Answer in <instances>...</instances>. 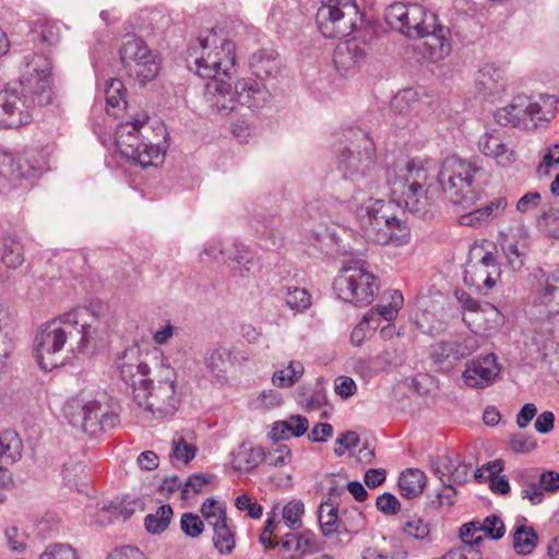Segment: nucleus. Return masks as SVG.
<instances>
[{
  "label": "nucleus",
  "instance_id": "2eb2a0df",
  "mask_svg": "<svg viewBox=\"0 0 559 559\" xmlns=\"http://www.w3.org/2000/svg\"><path fill=\"white\" fill-rule=\"evenodd\" d=\"M376 40L373 32H368L365 38L355 37L338 44L333 55L336 70L342 75L354 73L366 62Z\"/></svg>",
  "mask_w": 559,
  "mask_h": 559
},
{
  "label": "nucleus",
  "instance_id": "9b49d317",
  "mask_svg": "<svg viewBox=\"0 0 559 559\" xmlns=\"http://www.w3.org/2000/svg\"><path fill=\"white\" fill-rule=\"evenodd\" d=\"M364 264L354 262L353 265L344 266L333 282L337 297L357 307L370 305L379 289L378 278Z\"/></svg>",
  "mask_w": 559,
  "mask_h": 559
},
{
  "label": "nucleus",
  "instance_id": "49530a36",
  "mask_svg": "<svg viewBox=\"0 0 559 559\" xmlns=\"http://www.w3.org/2000/svg\"><path fill=\"white\" fill-rule=\"evenodd\" d=\"M305 369L300 361H290L285 369L274 372L272 382L278 388L294 385L302 376Z\"/></svg>",
  "mask_w": 559,
  "mask_h": 559
},
{
  "label": "nucleus",
  "instance_id": "423d86ee",
  "mask_svg": "<svg viewBox=\"0 0 559 559\" xmlns=\"http://www.w3.org/2000/svg\"><path fill=\"white\" fill-rule=\"evenodd\" d=\"M433 167L432 160L420 158H413L394 166V175L389 178L392 193L411 213L419 216H426L428 213L430 200L425 187Z\"/></svg>",
  "mask_w": 559,
  "mask_h": 559
},
{
  "label": "nucleus",
  "instance_id": "a18cd8bd",
  "mask_svg": "<svg viewBox=\"0 0 559 559\" xmlns=\"http://www.w3.org/2000/svg\"><path fill=\"white\" fill-rule=\"evenodd\" d=\"M205 365L215 374L225 372L231 365V350L225 346L213 348L205 358Z\"/></svg>",
  "mask_w": 559,
  "mask_h": 559
},
{
  "label": "nucleus",
  "instance_id": "5fc2aeb1",
  "mask_svg": "<svg viewBox=\"0 0 559 559\" xmlns=\"http://www.w3.org/2000/svg\"><path fill=\"white\" fill-rule=\"evenodd\" d=\"M305 512V506L301 500H292L283 509V520L287 527L297 530L301 527V515Z\"/></svg>",
  "mask_w": 559,
  "mask_h": 559
},
{
  "label": "nucleus",
  "instance_id": "4d7b16f0",
  "mask_svg": "<svg viewBox=\"0 0 559 559\" xmlns=\"http://www.w3.org/2000/svg\"><path fill=\"white\" fill-rule=\"evenodd\" d=\"M37 559H79V557L69 544L58 543L47 546Z\"/></svg>",
  "mask_w": 559,
  "mask_h": 559
},
{
  "label": "nucleus",
  "instance_id": "c9c22d12",
  "mask_svg": "<svg viewBox=\"0 0 559 559\" xmlns=\"http://www.w3.org/2000/svg\"><path fill=\"white\" fill-rule=\"evenodd\" d=\"M338 507L328 500L319 507V523L323 536L329 537L335 533L340 534Z\"/></svg>",
  "mask_w": 559,
  "mask_h": 559
},
{
  "label": "nucleus",
  "instance_id": "ea45409f",
  "mask_svg": "<svg viewBox=\"0 0 559 559\" xmlns=\"http://www.w3.org/2000/svg\"><path fill=\"white\" fill-rule=\"evenodd\" d=\"M43 69H37V80L41 81V84H37V104L49 105L52 104L56 97L51 81L49 80L51 73V62L45 57Z\"/></svg>",
  "mask_w": 559,
  "mask_h": 559
},
{
  "label": "nucleus",
  "instance_id": "864d4df0",
  "mask_svg": "<svg viewBox=\"0 0 559 559\" xmlns=\"http://www.w3.org/2000/svg\"><path fill=\"white\" fill-rule=\"evenodd\" d=\"M201 513L209 525L217 526V524L227 521L226 511L219 503L213 498H207L202 507Z\"/></svg>",
  "mask_w": 559,
  "mask_h": 559
},
{
  "label": "nucleus",
  "instance_id": "0eeeda50",
  "mask_svg": "<svg viewBox=\"0 0 559 559\" xmlns=\"http://www.w3.org/2000/svg\"><path fill=\"white\" fill-rule=\"evenodd\" d=\"M392 210V204L383 200H374L367 206L366 214L361 217V230L368 241L395 247L409 241V227Z\"/></svg>",
  "mask_w": 559,
  "mask_h": 559
},
{
  "label": "nucleus",
  "instance_id": "09e8293b",
  "mask_svg": "<svg viewBox=\"0 0 559 559\" xmlns=\"http://www.w3.org/2000/svg\"><path fill=\"white\" fill-rule=\"evenodd\" d=\"M213 542L217 550L221 554H230L235 548V538L233 531L227 525V521L213 526Z\"/></svg>",
  "mask_w": 559,
  "mask_h": 559
},
{
  "label": "nucleus",
  "instance_id": "72a5a7b5",
  "mask_svg": "<svg viewBox=\"0 0 559 559\" xmlns=\"http://www.w3.org/2000/svg\"><path fill=\"white\" fill-rule=\"evenodd\" d=\"M308 430V419L301 415H292L286 420L274 423L272 436L275 439H287L289 436L301 437Z\"/></svg>",
  "mask_w": 559,
  "mask_h": 559
},
{
  "label": "nucleus",
  "instance_id": "13d9d810",
  "mask_svg": "<svg viewBox=\"0 0 559 559\" xmlns=\"http://www.w3.org/2000/svg\"><path fill=\"white\" fill-rule=\"evenodd\" d=\"M460 537L464 546L474 548L475 545H478L484 538L480 521H472L463 524L460 531Z\"/></svg>",
  "mask_w": 559,
  "mask_h": 559
},
{
  "label": "nucleus",
  "instance_id": "6ab92c4d",
  "mask_svg": "<svg viewBox=\"0 0 559 559\" xmlns=\"http://www.w3.org/2000/svg\"><path fill=\"white\" fill-rule=\"evenodd\" d=\"M203 103L210 115L227 116L237 108L231 85L225 80H211L203 90Z\"/></svg>",
  "mask_w": 559,
  "mask_h": 559
},
{
  "label": "nucleus",
  "instance_id": "680f3d73",
  "mask_svg": "<svg viewBox=\"0 0 559 559\" xmlns=\"http://www.w3.org/2000/svg\"><path fill=\"white\" fill-rule=\"evenodd\" d=\"M502 250L504 252L509 266L513 271L521 270L522 266L524 265L525 254L519 249L518 245L513 241H506L502 245Z\"/></svg>",
  "mask_w": 559,
  "mask_h": 559
},
{
  "label": "nucleus",
  "instance_id": "4468645a",
  "mask_svg": "<svg viewBox=\"0 0 559 559\" xmlns=\"http://www.w3.org/2000/svg\"><path fill=\"white\" fill-rule=\"evenodd\" d=\"M34 106V93L27 94L23 81H21V92L0 91V127L20 128L29 123Z\"/></svg>",
  "mask_w": 559,
  "mask_h": 559
},
{
  "label": "nucleus",
  "instance_id": "c756f323",
  "mask_svg": "<svg viewBox=\"0 0 559 559\" xmlns=\"http://www.w3.org/2000/svg\"><path fill=\"white\" fill-rule=\"evenodd\" d=\"M427 483L426 474L419 468H407L399 477V488L402 497L414 499L421 495Z\"/></svg>",
  "mask_w": 559,
  "mask_h": 559
},
{
  "label": "nucleus",
  "instance_id": "69168bd1",
  "mask_svg": "<svg viewBox=\"0 0 559 559\" xmlns=\"http://www.w3.org/2000/svg\"><path fill=\"white\" fill-rule=\"evenodd\" d=\"M376 507L385 515H395L401 510V503L397 498L390 493L384 492L377 498Z\"/></svg>",
  "mask_w": 559,
  "mask_h": 559
},
{
  "label": "nucleus",
  "instance_id": "f3484780",
  "mask_svg": "<svg viewBox=\"0 0 559 559\" xmlns=\"http://www.w3.org/2000/svg\"><path fill=\"white\" fill-rule=\"evenodd\" d=\"M474 83L477 94L483 99L493 102L506 93L507 69L495 62L485 63L475 73Z\"/></svg>",
  "mask_w": 559,
  "mask_h": 559
},
{
  "label": "nucleus",
  "instance_id": "cd10ccee",
  "mask_svg": "<svg viewBox=\"0 0 559 559\" xmlns=\"http://www.w3.org/2000/svg\"><path fill=\"white\" fill-rule=\"evenodd\" d=\"M508 206V201L504 197H499L492 200L486 206L476 209L467 214L460 216V224L464 226H477L481 223L488 222L500 215Z\"/></svg>",
  "mask_w": 559,
  "mask_h": 559
},
{
  "label": "nucleus",
  "instance_id": "0e129e2a",
  "mask_svg": "<svg viewBox=\"0 0 559 559\" xmlns=\"http://www.w3.org/2000/svg\"><path fill=\"white\" fill-rule=\"evenodd\" d=\"M534 476L537 477V484L540 486L542 491L556 492L559 490V473L556 471H545L539 473L535 468Z\"/></svg>",
  "mask_w": 559,
  "mask_h": 559
},
{
  "label": "nucleus",
  "instance_id": "4c0bfd02",
  "mask_svg": "<svg viewBox=\"0 0 559 559\" xmlns=\"http://www.w3.org/2000/svg\"><path fill=\"white\" fill-rule=\"evenodd\" d=\"M124 85L119 79H110L105 87V97L107 103L106 111L108 115L116 116V109H123L127 105L124 97Z\"/></svg>",
  "mask_w": 559,
  "mask_h": 559
},
{
  "label": "nucleus",
  "instance_id": "4be33fe9",
  "mask_svg": "<svg viewBox=\"0 0 559 559\" xmlns=\"http://www.w3.org/2000/svg\"><path fill=\"white\" fill-rule=\"evenodd\" d=\"M35 167L23 155L14 158L12 155L0 151V193L11 188V182L16 179L32 178Z\"/></svg>",
  "mask_w": 559,
  "mask_h": 559
},
{
  "label": "nucleus",
  "instance_id": "6e6d98bb",
  "mask_svg": "<svg viewBox=\"0 0 559 559\" xmlns=\"http://www.w3.org/2000/svg\"><path fill=\"white\" fill-rule=\"evenodd\" d=\"M197 454V447L185 441L182 437H175L173 439V449L170 457L181 461L186 464L191 462Z\"/></svg>",
  "mask_w": 559,
  "mask_h": 559
},
{
  "label": "nucleus",
  "instance_id": "6e6552de",
  "mask_svg": "<svg viewBox=\"0 0 559 559\" xmlns=\"http://www.w3.org/2000/svg\"><path fill=\"white\" fill-rule=\"evenodd\" d=\"M344 142L336 148L337 167L345 178L366 177L376 166V145L369 133L350 127L343 133Z\"/></svg>",
  "mask_w": 559,
  "mask_h": 559
},
{
  "label": "nucleus",
  "instance_id": "774afa93",
  "mask_svg": "<svg viewBox=\"0 0 559 559\" xmlns=\"http://www.w3.org/2000/svg\"><path fill=\"white\" fill-rule=\"evenodd\" d=\"M288 12L285 11V1L280 0L273 4L269 13V22L276 28L282 29L288 22Z\"/></svg>",
  "mask_w": 559,
  "mask_h": 559
},
{
  "label": "nucleus",
  "instance_id": "bb28decb",
  "mask_svg": "<svg viewBox=\"0 0 559 559\" xmlns=\"http://www.w3.org/2000/svg\"><path fill=\"white\" fill-rule=\"evenodd\" d=\"M503 132L500 130L488 131L484 133L478 141L479 151L489 157L498 160L500 164L511 162L513 152L509 151L502 139Z\"/></svg>",
  "mask_w": 559,
  "mask_h": 559
},
{
  "label": "nucleus",
  "instance_id": "79ce46f5",
  "mask_svg": "<svg viewBox=\"0 0 559 559\" xmlns=\"http://www.w3.org/2000/svg\"><path fill=\"white\" fill-rule=\"evenodd\" d=\"M1 261L9 269H16L24 261L23 246L14 238H5L1 241Z\"/></svg>",
  "mask_w": 559,
  "mask_h": 559
},
{
  "label": "nucleus",
  "instance_id": "412c9836",
  "mask_svg": "<svg viewBox=\"0 0 559 559\" xmlns=\"http://www.w3.org/2000/svg\"><path fill=\"white\" fill-rule=\"evenodd\" d=\"M500 274L497 257L492 252H486L477 263H468L464 272V283L478 289L481 285L490 289L496 285Z\"/></svg>",
  "mask_w": 559,
  "mask_h": 559
},
{
  "label": "nucleus",
  "instance_id": "7c9ffc66",
  "mask_svg": "<svg viewBox=\"0 0 559 559\" xmlns=\"http://www.w3.org/2000/svg\"><path fill=\"white\" fill-rule=\"evenodd\" d=\"M231 456L234 469L251 472L263 460L264 453L262 448H252L242 443L231 453Z\"/></svg>",
  "mask_w": 559,
  "mask_h": 559
},
{
  "label": "nucleus",
  "instance_id": "c03bdc74",
  "mask_svg": "<svg viewBox=\"0 0 559 559\" xmlns=\"http://www.w3.org/2000/svg\"><path fill=\"white\" fill-rule=\"evenodd\" d=\"M404 302L403 295L400 290L390 292V302L388 305H377L366 316H370V321L374 316L382 317L386 321L393 320Z\"/></svg>",
  "mask_w": 559,
  "mask_h": 559
},
{
  "label": "nucleus",
  "instance_id": "393cba45",
  "mask_svg": "<svg viewBox=\"0 0 559 559\" xmlns=\"http://www.w3.org/2000/svg\"><path fill=\"white\" fill-rule=\"evenodd\" d=\"M237 106H246L248 108L261 106L269 95L267 90L259 82L251 78H242L238 80L234 87Z\"/></svg>",
  "mask_w": 559,
  "mask_h": 559
},
{
  "label": "nucleus",
  "instance_id": "3c124183",
  "mask_svg": "<svg viewBox=\"0 0 559 559\" xmlns=\"http://www.w3.org/2000/svg\"><path fill=\"white\" fill-rule=\"evenodd\" d=\"M402 532L414 539L430 540V524L421 518H413L402 525Z\"/></svg>",
  "mask_w": 559,
  "mask_h": 559
},
{
  "label": "nucleus",
  "instance_id": "37998d69",
  "mask_svg": "<svg viewBox=\"0 0 559 559\" xmlns=\"http://www.w3.org/2000/svg\"><path fill=\"white\" fill-rule=\"evenodd\" d=\"M366 520L362 512L356 508H344L340 515V533H358L365 527Z\"/></svg>",
  "mask_w": 559,
  "mask_h": 559
},
{
  "label": "nucleus",
  "instance_id": "9d476101",
  "mask_svg": "<svg viewBox=\"0 0 559 559\" xmlns=\"http://www.w3.org/2000/svg\"><path fill=\"white\" fill-rule=\"evenodd\" d=\"M316 22L324 37L338 38L352 34L362 16L356 0H322Z\"/></svg>",
  "mask_w": 559,
  "mask_h": 559
},
{
  "label": "nucleus",
  "instance_id": "f704fd0d",
  "mask_svg": "<svg viewBox=\"0 0 559 559\" xmlns=\"http://www.w3.org/2000/svg\"><path fill=\"white\" fill-rule=\"evenodd\" d=\"M22 455V441L17 433L5 430L0 433V465L13 464Z\"/></svg>",
  "mask_w": 559,
  "mask_h": 559
},
{
  "label": "nucleus",
  "instance_id": "58836bf2",
  "mask_svg": "<svg viewBox=\"0 0 559 559\" xmlns=\"http://www.w3.org/2000/svg\"><path fill=\"white\" fill-rule=\"evenodd\" d=\"M538 544V535L533 527L519 525L513 532V548L520 555H530Z\"/></svg>",
  "mask_w": 559,
  "mask_h": 559
},
{
  "label": "nucleus",
  "instance_id": "1a4fd4ad",
  "mask_svg": "<svg viewBox=\"0 0 559 559\" xmlns=\"http://www.w3.org/2000/svg\"><path fill=\"white\" fill-rule=\"evenodd\" d=\"M181 396L177 372L170 366H162L151 385L139 389L135 403L154 418L159 419L171 416L178 411Z\"/></svg>",
  "mask_w": 559,
  "mask_h": 559
},
{
  "label": "nucleus",
  "instance_id": "603ef678",
  "mask_svg": "<svg viewBox=\"0 0 559 559\" xmlns=\"http://www.w3.org/2000/svg\"><path fill=\"white\" fill-rule=\"evenodd\" d=\"M214 479L215 476L212 474L195 473L191 475L183 484L181 498L187 500L191 496L200 493L203 487L211 484Z\"/></svg>",
  "mask_w": 559,
  "mask_h": 559
},
{
  "label": "nucleus",
  "instance_id": "dca6fc26",
  "mask_svg": "<svg viewBox=\"0 0 559 559\" xmlns=\"http://www.w3.org/2000/svg\"><path fill=\"white\" fill-rule=\"evenodd\" d=\"M478 348L477 340L467 336L459 340L440 341L431 346L430 358L440 371H449L456 361L468 357Z\"/></svg>",
  "mask_w": 559,
  "mask_h": 559
},
{
  "label": "nucleus",
  "instance_id": "e2e57ef3",
  "mask_svg": "<svg viewBox=\"0 0 559 559\" xmlns=\"http://www.w3.org/2000/svg\"><path fill=\"white\" fill-rule=\"evenodd\" d=\"M235 507L239 511H246L248 516L254 520L260 519L263 514L262 506L255 501H252L251 498L246 493H242L236 498Z\"/></svg>",
  "mask_w": 559,
  "mask_h": 559
},
{
  "label": "nucleus",
  "instance_id": "a211bd4d",
  "mask_svg": "<svg viewBox=\"0 0 559 559\" xmlns=\"http://www.w3.org/2000/svg\"><path fill=\"white\" fill-rule=\"evenodd\" d=\"M500 372L497 356L487 354L468 361L462 378L465 385L472 389H484L491 385Z\"/></svg>",
  "mask_w": 559,
  "mask_h": 559
},
{
  "label": "nucleus",
  "instance_id": "bf43d9fd",
  "mask_svg": "<svg viewBox=\"0 0 559 559\" xmlns=\"http://www.w3.org/2000/svg\"><path fill=\"white\" fill-rule=\"evenodd\" d=\"M480 526L481 533L493 540L502 538L506 533L502 520L496 514L488 515L483 522H480Z\"/></svg>",
  "mask_w": 559,
  "mask_h": 559
},
{
  "label": "nucleus",
  "instance_id": "473e14b6",
  "mask_svg": "<svg viewBox=\"0 0 559 559\" xmlns=\"http://www.w3.org/2000/svg\"><path fill=\"white\" fill-rule=\"evenodd\" d=\"M281 547L285 551L300 552L304 556L317 548V538L310 531L300 534L286 533L281 537Z\"/></svg>",
  "mask_w": 559,
  "mask_h": 559
},
{
  "label": "nucleus",
  "instance_id": "ddd939ff",
  "mask_svg": "<svg viewBox=\"0 0 559 559\" xmlns=\"http://www.w3.org/2000/svg\"><path fill=\"white\" fill-rule=\"evenodd\" d=\"M70 424L90 436L102 435L119 424V415L106 403L97 400L82 405L69 404L66 408Z\"/></svg>",
  "mask_w": 559,
  "mask_h": 559
},
{
  "label": "nucleus",
  "instance_id": "f257e3e1",
  "mask_svg": "<svg viewBox=\"0 0 559 559\" xmlns=\"http://www.w3.org/2000/svg\"><path fill=\"white\" fill-rule=\"evenodd\" d=\"M107 308L104 304L94 301L86 306H78L68 312L45 323L40 331L37 346V364L45 371L52 370L61 361H46L44 355L60 352L67 342L72 353L84 354L94 349L108 329Z\"/></svg>",
  "mask_w": 559,
  "mask_h": 559
},
{
  "label": "nucleus",
  "instance_id": "a19ab883",
  "mask_svg": "<svg viewBox=\"0 0 559 559\" xmlns=\"http://www.w3.org/2000/svg\"><path fill=\"white\" fill-rule=\"evenodd\" d=\"M173 515L174 511L169 504L158 507L155 513L145 516L144 525L146 531L151 534L163 533L168 527Z\"/></svg>",
  "mask_w": 559,
  "mask_h": 559
},
{
  "label": "nucleus",
  "instance_id": "2f4dec72",
  "mask_svg": "<svg viewBox=\"0 0 559 559\" xmlns=\"http://www.w3.org/2000/svg\"><path fill=\"white\" fill-rule=\"evenodd\" d=\"M62 24L44 14H37V41L43 46L56 47L61 40Z\"/></svg>",
  "mask_w": 559,
  "mask_h": 559
},
{
  "label": "nucleus",
  "instance_id": "7ed1b4c3",
  "mask_svg": "<svg viewBox=\"0 0 559 559\" xmlns=\"http://www.w3.org/2000/svg\"><path fill=\"white\" fill-rule=\"evenodd\" d=\"M437 181L453 205L466 210L480 198L486 171L475 162L451 155L441 162Z\"/></svg>",
  "mask_w": 559,
  "mask_h": 559
},
{
  "label": "nucleus",
  "instance_id": "f8f14e48",
  "mask_svg": "<svg viewBox=\"0 0 559 559\" xmlns=\"http://www.w3.org/2000/svg\"><path fill=\"white\" fill-rule=\"evenodd\" d=\"M119 53L128 75L141 85H145L158 75L160 64L156 55L136 35L123 36Z\"/></svg>",
  "mask_w": 559,
  "mask_h": 559
},
{
  "label": "nucleus",
  "instance_id": "a878e982",
  "mask_svg": "<svg viewBox=\"0 0 559 559\" xmlns=\"http://www.w3.org/2000/svg\"><path fill=\"white\" fill-rule=\"evenodd\" d=\"M252 73L261 79L276 78L281 71L282 62L278 53L273 49H259L249 60Z\"/></svg>",
  "mask_w": 559,
  "mask_h": 559
},
{
  "label": "nucleus",
  "instance_id": "b1692460",
  "mask_svg": "<svg viewBox=\"0 0 559 559\" xmlns=\"http://www.w3.org/2000/svg\"><path fill=\"white\" fill-rule=\"evenodd\" d=\"M538 273L540 276L534 288L536 302L549 309L559 308V269L550 273L539 269Z\"/></svg>",
  "mask_w": 559,
  "mask_h": 559
},
{
  "label": "nucleus",
  "instance_id": "39448f33",
  "mask_svg": "<svg viewBox=\"0 0 559 559\" xmlns=\"http://www.w3.org/2000/svg\"><path fill=\"white\" fill-rule=\"evenodd\" d=\"M158 130L160 133L148 123L147 116L120 123L116 131L117 146L123 156L142 168L157 166L166 152L159 140L165 130L162 127Z\"/></svg>",
  "mask_w": 559,
  "mask_h": 559
},
{
  "label": "nucleus",
  "instance_id": "aec40b11",
  "mask_svg": "<svg viewBox=\"0 0 559 559\" xmlns=\"http://www.w3.org/2000/svg\"><path fill=\"white\" fill-rule=\"evenodd\" d=\"M558 99L554 95H540L538 100H532L526 95H518V109L524 112L526 129L536 128L542 122H548L555 116Z\"/></svg>",
  "mask_w": 559,
  "mask_h": 559
},
{
  "label": "nucleus",
  "instance_id": "de8ad7c7",
  "mask_svg": "<svg viewBox=\"0 0 559 559\" xmlns=\"http://www.w3.org/2000/svg\"><path fill=\"white\" fill-rule=\"evenodd\" d=\"M284 300L286 306L294 312H304L312 304L310 293L306 288L300 287H287Z\"/></svg>",
  "mask_w": 559,
  "mask_h": 559
},
{
  "label": "nucleus",
  "instance_id": "e433bc0d",
  "mask_svg": "<svg viewBox=\"0 0 559 559\" xmlns=\"http://www.w3.org/2000/svg\"><path fill=\"white\" fill-rule=\"evenodd\" d=\"M495 120L503 127H519L527 128L528 123L525 121L524 112L518 109V96L503 108L495 111Z\"/></svg>",
  "mask_w": 559,
  "mask_h": 559
},
{
  "label": "nucleus",
  "instance_id": "f03ea898",
  "mask_svg": "<svg viewBox=\"0 0 559 559\" xmlns=\"http://www.w3.org/2000/svg\"><path fill=\"white\" fill-rule=\"evenodd\" d=\"M385 21L392 29L408 38L423 39L417 49L430 62L445 58L451 51L449 28L438 22L436 13L413 2H394L385 9Z\"/></svg>",
  "mask_w": 559,
  "mask_h": 559
},
{
  "label": "nucleus",
  "instance_id": "c85d7f7f",
  "mask_svg": "<svg viewBox=\"0 0 559 559\" xmlns=\"http://www.w3.org/2000/svg\"><path fill=\"white\" fill-rule=\"evenodd\" d=\"M534 474L535 468L520 469L515 473L514 480L521 487V498L536 506L542 503L545 493L542 491L540 486H538L537 477Z\"/></svg>",
  "mask_w": 559,
  "mask_h": 559
},
{
  "label": "nucleus",
  "instance_id": "20e7f679",
  "mask_svg": "<svg viewBox=\"0 0 559 559\" xmlns=\"http://www.w3.org/2000/svg\"><path fill=\"white\" fill-rule=\"evenodd\" d=\"M188 68L203 79H230L235 73V43L214 31L201 34L188 48Z\"/></svg>",
  "mask_w": 559,
  "mask_h": 559
},
{
  "label": "nucleus",
  "instance_id": "338daca9",
  "mask_svg": "<svg viewBox=\"0 0 559 559\" xmlns=\"http://www.w3.org/2000/svg\"><path fill=\"white\" fill-rule=\"evenodd\" d=\"M510 447L515 453H527L536 448V440L532 436L519 432L512 435Z\"/></svg>",
  "mask_w": 559,
  "mask_h": 559
},
{
  "label": "nucleus",
  "instance_id": "5701e85b",
  "mask_svg": "<svg viewBox=\"0 0 559 559\" xmlns=\"http://www.w3.org/2000/svg\"><path fill=\"white\" fill-rule=\"evenodd\" d=\"M128 353L119 359L118 369L121 380L132 388V399L135 402V394L140 388H148L153 379H148L150 368L145 362H132L128 360Z\"/></svg>",
  "mask_w": 559,
  "mask_h": 559
},
{
  "label": "nucleus",
  "instance_id": "052dcab7",
  "mask_svg": "<svg viewBox=\"0 0 559 559\" xmlns=\"http://www.w3.org/2000/svg\"><path fill=\"white\" fill-rule=\"evenodd\" d=\"M180 527L187 536L195 538L202 534L204 524L199 515L187 512L181 515Z\"/></svg>",
  "mask_w": 559,
  "mask_h": 559
},
{
  "label": "nucleus",
  "instance_id": "8fccbe9b",
  "mask_svg": "<svg viewBox=\"0 0 559 559\" xmlns=\"http://www.w3.org/2000/svg\"><path fill=\"white\" fill-rule=\"evenodd\" d=\"M537 226L547 237L559 239V209L545 211L538 218Z\"/></svg>",
  "mask_w": 559,
  "mask_h": 559
}]
</instances>
